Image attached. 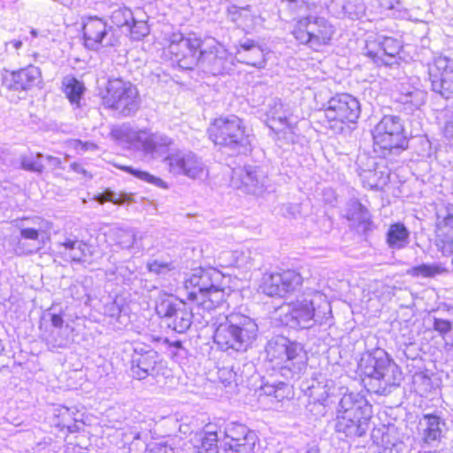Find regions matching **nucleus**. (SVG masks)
<instances>
[{"mask_svg": "<svg viewBox=\"0 0 453 453\" xmlns=\"http://www.w3.org/2000/svg\"><path fill=\"white\" fill-rule=\"evenodd\" d=\"M231 277L212 265H199L192 269L182 282L186 302L167 318L168 326L179 334L185 333L192 325L193 311L188 304L198 311L210 312L227 303L233 293Z\"/></svg>", "mask_w": 453, "mask_h": 453, "instance_id": "nucleus-1", "label": "nucleus"}, {"mask_svg": "<svg viewBox=\"0 0 453 453\" xmlns=\"http://www.w3.org/2000/svg\"><path fill=\"white\" fill-rule=\"evenodd\" d=\"M371 136L372 150L382 158L399 156L410 146L411 135L399 116L383 115L371 130Z\"/></svg>", "mask_w": 453, "mask_h": 453, "instance_id": "nucleus-2", "label": "nucleus"}, {"mask_svg": "<svg viewBox=\"0 0 453 453\" xmlns=\"http://www.w3.org/2000/svg\"><path fill=\"white\" fill-rule=\"evenodd\" d=\"M257 326L244 314L232 312L214 330L213 342L223 351H240L256 338Z\"/></svg>", "mask_w": 453, "mask_h": 453, "instance_id": "nucleus-3", "label": "nucleus"}, {"mask_svg": "<svg viewBox=\"0 0 453 453\" xmlns=\"http://www.w3.org/2000/svg\"><path fill=\"white\" fill-rule=\"evenodd\" d=\"M206 135L219 149L240 150L250 145L244 120L234 114L212 118L206 128Z\"/></svg>", "mask_w": 453, "mask_h": 453, "instance_id": "nucleus-4", "label": "nucleus"}, {"mask_svg": "<svg viewBox=\"0 0 453 453\" xmlns=\"http://www.w3.org/2000/svg\"><path fill=\"white\" fill-rule=\"evenodd\" d=\"M335 29L326 19L319 16H303L296 19L291 35L300 44L314 52H322L332 45Z\"/></svg>", "mask_w": 453, "mask_h": 453, "instance_id": "nucleus-5", "label": "nucleus"}, {"mask_svg": "<svg viewBox=\"0 0 453 453\" xmlns=\"http://www.w3.org/2000/svg\"><path fill=\"white\" fill-rule=\"evenodd\" d=\"M99 98L104 109L115 111L125 117L133 115L140 107L136 86L119 78L110 79L104 88L100 90Z\"/></svg>", "mask_w": 453, "mask_h": 453, "instance_id": "nucleus-6", "label": "nucleus"}, {"mask_svg": "<svg viewBox=\"0 0 453 453\" xmlns=\"http://www.w3.org/2000/svg\"><path fill=\"white\" fill-rule=\"evenodd\" d=\"M322 112L327 127L342 132L357 122L361 107L355 96L348 93H338L329 98Z\"/></svg>", "mask_w": 453, "mask_h": 453, "instance_id": "nucleus-7", "label": "nucleus"}, {"mask_svg": "<svg viewBox=\"0 0 453 453\" xmlns=\"http://www.w3.org/2000/svg\"><path fill=\"white\" fill-rule=\"evenodd\" d=\"M303 278L296 269H280L266 273L260 284L261 291L271 297H284L301 288Z\"/></svg>", "mask_w": 453, "mask_h": 453, "instance_id": "nucleus-8", "label": "nucleus"}, {"mask_svg": "<svg viewBox=\"0 0 453 453\" xmlns=\"http://www.w3.org/2000/svg\"><path fill=\"white\" fill-rule=\"evenodd\" d=\"M108 27L104 19L98 17L87 18L82 25V40L86 48L97 50L99 47H111L117 44L121 37L119 29Z\"/></svg>", "mask_w": 453, "mask_h": 453, "instance_id": "nucleus-9", "label": "nucleus"}, {"mask_svg": "<svg viewBox=\"0 0 453 453\" xmlns=\"http://www.w3.org/2000/svg\"><path fill=\"white\" fill-rule=\"evenodd\" d=\"M403 50L401 42L391 36L371 37L365 42V55L378 66L397 64Z\"/></svg>", "mask_w": 453, "mask_h": 453, "instance_id": "nucleus-10", "label": "nucleus"}, {"mask_svg": "<svg viewBox=\"0 0 453 453\" xmlns=\"http://www.w3.org/2000/svg\"><path fill=\"white\" fill-rule=\"evenodd\" d=\"M166 367L165 362L160 358L158 353L153 349L136 347L131 359V372L138 380L149 376L159 375Z\"/></svg>", "mask_w": 453, "mask_h": 453, "instance_id": "nucleus-11", "label": "nucleus"}, {"mask_svg": "<svg viewBox=\"0 0 453 453\" xmlns=\"http://www.w3.org/2000/svg\"><path fill=\"white\" fill-rule=\"evenodd\" d=\"M257 436L245 425L233 422L225 429V444L233 453H253Z\"/></svg>", "mask_w": 453, "mask_h": 453, "instance_id": "nucleus-12", "label": "nucleus"}, {"mask_svg": "<svg viewBox=\"0 0 453 453\" xmlns=\"http://www.w3.org/2000/svg\"><path fill=\"white\" fill-rule=\"evenodd\" d=\"M434 91L445 98L453 96V67L445 58H435L428 66Z\"/></svg>", "mask_w": 453, "mask_h": 453, "instance_id": "nucleus-13", "label": "nucleus"}, {"mask_svg": "<svg viewBox=\"0 0 453 453\" xmlns=\"http://www.w3.org/2000/svg\"><path fill=\"white\" fill-rule=\"evenodd\" d=\"M41 70L28 65L15 71H6L2 78L3 86L9 90L26 91L32 89L41 81Z\"/></svg>", "mask_w": 453, "mask_h": 453, "instance_id": "nucleus-14", "label": "nucleus"}, {"mask_svg": "<svg viewBox=\"0 0 453 453\" xmlns=\"http://www.w3.org/2000/svg\"><path fill=\"white\" fill-rule=\"evenodd\" d=\"M390 366L388 357L368 353L361 357L357 368L363 382L370 385L372 381L384 380Z\"/></svg>", "mask_w": 453, "mask_h": 453, "instance_id": "nucleus-15", "label": "nucleus"}, {"mask_svg": "<svg viewBox=\"0 0 453 453\" xmlns=\"http://www.w3.org/2000/svg\"><path fill=\"white\" fill-rule=\"evenodd\" d=\"M372 418V411L369 406H363L356 408L349 417H342V422L340 426L342 428L340 431L347 434L352 432L355 435L362 436L366 430V427Z\"/></svg>", "mask_w": 453, "mask_h": 453, "instance_id": "nucleus-16", "label": "nucleus"}, {"mask_svg": "<svg viewBox=\"0 0 453 453\" xmlns=\"http://www.w3.org/2000/svg\"><path fill=\"white\" fill-rule=\"evenodd\" d=\"M202 45L203 41L199 37L181 36L176 43L171 42L170 49L171 53L175 54L180 59H199L203 54Z\"/></svg>", "mask_w": 453, "mask_h": 453, "instance_id": "nucleus-17", "label": "nucleus"}, {"mask_svg": "<svg viewBox=\"0 0 453 453\" xmlns=\"http://www.w3.org/2000/svg\"><path fill=\"white\" fill-rule=\"evenodd\" d=\"M285 359L282 368L289 371L305 368L308 363V355L303 347L295 342L287 340L283 345Z\"/></svg>", "mask_w": 453, "mask_h": 453, "instance_id": "nucleus-18", "label": "nucleus"}, {"mask_svg": "<svg viewBox=\"0 0 453 453\" xmlns=\"http://www.w3.org/2000/svg\"><path fill=\"white\" fill-rule=\"evenodd\" d=\"M434 234L442 249L453 251V206L447 208V214L437 217Z\"/></svg>", "mask_w": 453, "mask_h": 453, "instance_id": "nucleus-19", "label": "nucleus"}, {"mask_svg": "<svg viewBox=\"0 0 453 453\" xmlns=\"http://www.w3.org/2000/svg\"><path fill=\"white\" fill-rule=\"evenodd\" d=\"M426 426L422 430V443L425 445H433L439 443L443 437V426L445 421L434 413H426L423 415Z\"/></svg>", "mask_w": 453, "mask_h": 453, "instance_id": "nucleus-20", "label": "nucleus"}, {"mask_svg": "<svg viewBox=\"0 0 453 453\" xmlns=\"http://www.w3.org/2000/svg\"><path fill=\"white\" fill-rule=\"evenodd\" d=\"M71 262L83 263L94 254L93 247L82 240L66 239L59 244Z\"/></svg>", "mask_w": 453, "mask_h": 453, "instance_id": "nucleus-21", "label": "nucleus"}, {"mask_svg": "<svg viewBox=\"0 0 453 453\" xmlns=\"http://www.w3.org/2000/svg\"><path fill=\"white\" fill-rule=\"evenodd\" d=\"M288 315L296 326H302L315 318V307L311 300L303 299L290 304Z\"/></svg>", "mask_w": 453, "mask_h": 453, "instance_id": "nucleus-22", "label": "nucleus"}, {"mask_svg": "<svg viewBox=\"0 0 453 453\" xmlns=\"http://www.w3.org/2000/svg\"><path fill=\"white\" fill-rule=\"evenodd\" d=\"M185 302V299H178L171 293L162 292L155 301V312L158 318L167 319V318H171L173 312L176 311V309Z\"/></svg>", "mask_w": 453, "mask_h": 453, "instance_id": "nucleus-23", "label": "nucleus"}, {"mask_svg": "<svg viewBox=\"0 0 453 453\" xmlns=\"http://www.w3.org/2000/svg\"><path fill=\"white\" fill-rule=\"evenodd\" d=\"M410 241V231L403 222H394L386 233V242L391 249L401 250Z\"/></svg>", "mask_w": 453, "mask_h": 453, "instance_id": "nucleus-24", "label": "nucleus"}, {"mask_svg": "<svg viewBox=\"0 0 453 453\" xmlns=\"http://www.w3.org/2000/svg\"><path fill=\"white\" fill-rule=\"evenodd\" d=\"M195 453H218L219 434L216 430L203 429L197 433L193 445Z\"/></svg>", "mask_w": 453, "mask_h": 453, "instance_id": "nucleus-25", "label": "nucleus"}, {"mask_svg": "<svg viewBox=\"0 0 453 453\" xmlns=\"http://www.w3.org/2000/svg\"><path fill=\"white\" fill-rule=\"evenodd\" d=\"M86 90L85 85L82 81L75 77L65 78L62 81V91L71 104L76 107L81 106V100Z\"/></svg>", "mask_w": 453, "mask_h": 453, "instance_id": "nucleus-26", "label": "nucleus"}, {"mask_svg": "<svg viewBox=\"0 0 453 453\" xmlns=\"http://www.w3.org/2000/svg\"><path fill=\"white\" fill-rule=\"evenodd\" d=\"M449 272L443 264H419L406 271V273L412 278H435Z\"/></svg>", "mask_w": 453, "mask_h": 453, "instance_id": "nucleus-27", "label": "nucleus"}, {"mask_svg": "<svg viewBox=\"0 0 453 453\" xmlns=\"http://www.w3.org/2000/svg\"><path fill=\"white\" fill-rule=\"evenodd\" d=\"M165 160L172 169L177 170L187 175H194L196 170V160L186 158L179 154H170Z\"/></svg>", "mask_w": 453, "mask_h": 453, "instance_id": "nucleus-28", "label": "nucleus"}, {"mask_svg": "<svg viewBox=\"0 0 453 453\" xmlns=\"http://www.w3.org/2000/svg\"><path fill=\"white\" fill-rule=\"evenodd\" d=\"M115 166L118 169H119L125 173H127L133 175L134 177H135L139 180H142L145 182L153 184V185H155L158 188H164V189L168 188V185L165 181H164L162 179H160L158 177H156V176L150 174L148 172L142 171L139 169H134L132 166L124 165H116Z\"/></svg>", "mask_w": 453, "mask_h": 453, "instance_id": "nucleus-29", "label": "nucleus"}, {"mask_svg": "<svg viewBox=\"0 0 453 453\" xmlns=\"http://www.w3.org/2000/svg\"><path fill=\"white\" fill-rule=\"evenodd\" d=\"M246 51H252L257 57V59L249 62L251 65H257V64H258L257 60L264 58L265 56L263 48L253 40H248L244 42H240L237 45V54H242Z\"/></svg>", "mask_w": 453, "mask_h": 453, "instance_id": "nucleus-30", "label": "nucleus"}, {"mask_svg": "<svg viewBox=\"0 0 453 453\" xmlns=\"http://www.w3.org/2000/svg\"><path fill=\"white\" fill-rule=\"evenodd\" d=\"M368 210L360 202H353L347 212V219L357 221L358 223L367 222Z\"/></svg>", "mask_w": 453, "mask_h": 453, "instance_id": "nucleus-31", "label": "nucleus"}, {"mask_svg": "<svg viewBox=\"0 0 453 453\" xmlns=\"http://www.w3.org/2000/svg\"><path fill=\"white\" fill-rule=\"evenodd\" d=\"M399 104L408 105L410 109H418L424 104L422 93L418 89L403 93L397 99Z\"/></svg>", "mask_w": 453, "mask_h": 453, "instance_id": "nucleus-32", "label": "nucleus"}, {"mask_svg": "<svg viewBox=\"0 0 453 453\" xmlns=\"http://www.w3.org/2000/svg\"><path fill=\"white\" fill-rule=\"evenodd\" d=\"M268 125L276 133H280L283 129L293 131L296 127V125L292 124L288 118L275 115H272L268 118Z\"/></svg>", "mask_w": 453, "mask_h": 453, "instance_id": "nucleus-33", "label": "nucleus"}, {"mask_svg": "<svg viewBox=\"0 0 453 453\" xmlns=\"http://www.w3.org/2000/svg\"><path fill=\"white\" fill-rule=\"evenodd\" d=\"M382 168V165H380L379 163H376L372 173L376 180V186L380 187V188L389 183L391 176V169L388 167H385V169Z\"/></svg>", "mask_w": 453, "mask_h": 453, "instance_id": "nucleus-34", "label": "nucleus"}, {"mask_svg": "<svg viewBox=\"0 0 453 453\" xmlns=\"http://www.w3.org/2000/svg\"><path fill=\"white\" fill-rule=\"evenodd\" d=\"M433 328L441 336H445L452 331L453 326L451 321L448 319L434 318L433 320Z\"/></svg>", "mask_w": 453, "mask_h": 453, "instance_id": "nucleus-35", "label": "nucleus"}, {"mask_svg": "<svg viewBox=\"0 0 453 453\" xmlns=\"http://www.w3.org/2000/svg\"><path fill=\"white\" fill-rule=\"evenodd\" d=\"M162 342L165 346L166 354L170 358H175L179 356L180 351L183 349L181 341L170 342L168 339L165 338L162 340Z\"/></svg>", "mask_w": 453, "mask_h": 453, "instance_id": "nucleus-36", "label": "nucleus"}, {"mask_svg": "<svg viewBox=\"0 0 453 453\" xmlns=\"http://www.w3.org/2000/svg\"><path fill=\"white\" fill-rule=\"evenodd\" d=\"M147 268L152 273L160 274L173 270V267L170 263L154 260L148 264Z\"/></svg>", "mask_w": 453, "mask_h": 453, "instance_id": "nucleus-37", "label": "nucleus"}, {"mask_svg": "<svg viewBox=\"0 0 453 453\" xmlns=\"http://www.w3.org/2000/svg\"><path fill=\"white\" fill-rule=\"evenodd\" d=\"M379 7L381 11H399L401 8L400 0H378Z\"/></svg>", "mask_w": 453, "mask_h": 453, "instance_id": "nucleus-38", "label": "nucleus"}, {"mask_svg": "<svg viewBox=\"0 0 453 453\" xmlns=\"http://www.w3.org/2000/svg\"><path fill=\"white\" fill-rule=\"evenodd\" d=\"M21 167L24 170L35 173H42L44 169L43 165L41 163L31 161L26 158L22 159Z\"/></svg>", "mask_w": 453, "mask_h": 453, "instance_id": "nucleus-39", "label": "nucleus"}, {"mask_svg": "<svg viewBox=\"0 0 453 453\" xmlns=\"http://www.w3.org/2000/svg\"><path fill=\"white\" fill-rule=\"evenodd\" d=\"M219 380L223 385H230L235 380V373L232 370L222 369L219 371Z\"/></svg>", "mask_w": 453, "mask_h": 453, "instance_id": "nucleus-40", "label": "nucleus"}, {"mask_svg": "<svg viewBox=\"0 0 453 453\" xmlns=\"http://www.w3.org/2000/svg\"><path fill=\"white\" fill-rule=\"evenodd\" d=\"M20 234L24 239H28V240L35 241V240H38V238H39V231L35 228H31V227L21 229Z\"/></svg>", "mask_w": 453, "mask_h": 453, "instance_id": "nucleus-41", "label": "nucleus"}, {"mask_svg": "<svg viewBox=\"0 0 453 453\" xmlns=\"http://www.w3.org/2000/svg\"><path fill=\"white\" fill-rule=\"evenodd\" d=\"M50 321L53 326L61 328L64 325V319L61 314H52Z\"/></svg>", "mask_w": 453, "mask_h": 453, "instance_id": "nucleus-42", "label": "nucleus"}, {"mask_svg": "<svg viewBox=\"0 0 453 453\" xmlns=\"http://www.w3.org/2000/svg\"><path fill=\"white\" fill-rule=\"evenodd\" d=\"M97 200L100 203L113 201V194L111 191H106L104 194L98 196Z\"/></svg>", "mask_w": 453, "mask_h": 453, "instance_id": "nucleus-43", "label": "nucleus"}, {"mask_svg": "<svg viewBox=\"0 0 453 453\" xmlns=\"http://www.w3.org/2000/svg\"><path fill=\"white\" fill-rule=\"evenodd\" d=\"M245 9H246V8H243V7H242V8H238V9H235V10L232 12V14H233V20H236V19H237L238 17H240V16H241V12H242V11H243V10H245Z\"/></svg>", "mask_w": 453, "mask_h": 453, "instance_id": "nucleus-44", "label": "nucleus"}, {"mask_svg": "<svg viewBox=\"0 0 453 453\" xmlns=\"http://www.w3.org/2000/svg\"><path fill=\"white\" fill-rule=\"evenodd\" d=\"M9 43H11L17 50L19 49L22 45V42L19 40H13L9 42Z\"/></svg>", "mask_w": 453, "mask_h": 453, "instance_id": "nucleus-45", "label": "nucleus"}, {"mask_svg": "<svg viewBox=\"0 0 453 453\" xmlns=\"http://www.w3.org/2000/svg\"><path fill=\"white\" fill-rule=\"evenodd\" d=\"M125 199L126 198L124 196H119L118 198L113 197V201H111V203L115 204H120L125 201Z\"/></svg>", "mask_w": 453, "mask_h": 453, "instance_id": "nucleus-46", "label": "nucleus"}, {"mask_svg": "<svg viewBox=\"0 0 453 453\" xmlns=\"http://www.w3.org/2000/svg\"><path fill=\"white\" fill-rule=\"evenodd\" d=\"M65 415L70 416V411H69V410L67 408H61L59 410L58 416H65Z\"/></svg>", "mask_w": 453, "mask_h": 453, "instance_id": "nucleus-47", "label": "nucleus"}, {"mask_svg": "<svg viewBox=\"0 0 453 453\" xmlns=\"http://www.w3.org/2000/svg\"><path fill=\"white\" fill-rule=\"evenodd\" d=\"M78 144H80L81 146L82 149H88V143H82L81 142H77Z\"/></svg>", "mask_w": 453, "mask_h": 453, "instance_id": "nucleus-48", "label": "nucleus"}, {"mask_svg": "<svg viewBox=\"0 0 453 453\" xmlns=\"http://www.w3.org/2000/svg\"><path fill=\"white\" fill-rule=\"evenodd\" d=\"M78 165H79L77 163H73V164L71 165L73 169H76L78 167Z\"/></svg>", "mask_w": 453, "mask_h": 453, "instance_id": "nucleus-49", "label": "nucleus"}, {"mask_svg": "<svg viewBox=\"0 0 453 453\" xmlns=\"http://www.w3.org/2000/svg\"><path fill=\"white\" fill-rule=\"evenodd\" d=\"M58 426H62V427H65V426H66V427H69V426H68V425H66V424H65V423H63V424H60V423H59V424H58Z\"/></svg>", "mask_w": 453, "mask_h": 453, "instance_id": "nucleus-50", "label": "nucleus"}, {"mask_svg": "<svg viewBox=\"0 0 453 453\" xmlns=\"http://www.w3.org/2000/svg\"><path fill=\"white\" fill-rule=\"evenodd\" d=\"M153 341H154V342H160V341H161V339H160L159 337H157V338H153Z\"/></svg>", "mask_w": 453, "mask_h": 453, "instance_id": "nucleus-51", "label": "nucleus"}, {"mask_svg": "<svg viewBox=\"0 0 453 453\" xmlns=\"http://www.w3.org/2000/svg\"><path fill=\"white\" fill-rule=\"evenodd\" d=\"M450 310H453V307H451V306H448V307H447V311H450Z\"/></svg>", "mask_w": 453, "mask_h": 453, "instance_id": "nucleus-52", "label": "nucleus"}, {"mask_svg": "<svg viewBox=\"0 0 453 453\" xmlns=\"http://www.w3.org/2000/svg\"><path fill=\"white\" fill-rule=\"evenodd\" d=\"M31 33H32L33 35H35V36L36 35L35 31L33 30Z\"/></svg>", "mask_w": 453, "mask_h": 453, "instance_id": "nucleus-53", "label": "nucleus"}]
</instances>
